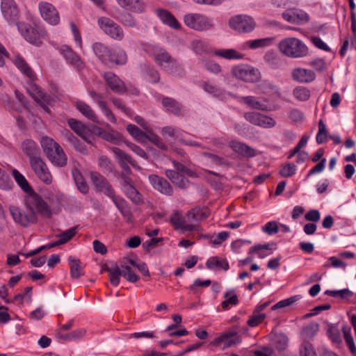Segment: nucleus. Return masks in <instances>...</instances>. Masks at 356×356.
<instances>
[{"instance_id": "b1692460", "label": "nucleus", "mask_w": 356, "mask_h": 356, "mask_svg": "<svg viewBox=\"0 0 356 356\" xmlns=\"http://www.w3.org/2000/svg\"><path fill=\"white\" fill-rule=\"evenodd\" d=\"M118 5L131 12L142 13L145 10V4L142 0H116Z\"/></svg>"}, {"instance_id": "4468645a", "label": "nucleus", "mask_w": 356, "mask_h": 356, "mask_svg": "<svg viewBox=\"0 0 356 356\" xmlns=\"http://www.w3.org/2000/svg\"><path fill=\"white\" fill-rule=\"evenodd\" d=\"M17 26L19 31L26 41L38 47L42 44L39 33L30 24L19 22Z\"/></svg>"}, {"instance_id": "f3484780", "label": "nucleus", "mask_w": 356, "mask_h": 356, "mask_svg": "<svg viewBox=\"0 0 356 356\" xmlns=\"http://www.w3.org/2000/svg\"><path fill=\"white\" fill-rule=\"evenodd\" d=\"M68 125L82 139H83L88 143H92L95 139L90 133L88 127L86 124H83L81 121H79L74 118H70L67 120Z\"/></svg>"}, {"instance_id": "9b49d317", "label": "nucleus", "mask_w": 356, "mask_h": 356, "mask_svg": "<svg viewBox=\"0 0 356 356\" xmlns=\"http://www.w3.org/2000/svg\"><path fill=\"white\" fill-rule=\"evenodd\" d=\"M103 77L110 89L115 93L123 95L128 92L124 82L115 74L111 72H106Z\"/></svg>"}, {"instance_id": "6e6552de", "label": "nucleus", "mask_w": 356, "mask_h": 356, "mask_svg": "<svg viewBox=\"0 0 356 356\" xmlns=\"http://www.w3.org/2000/svg\"><path fill=\"white\" fill-rule=\"evenodd\" d=\"M27 92L34 99V100L40 104V106L48 113H51L48 105L50 104L51 98L49 95L43 92L40 88L35 83H31Z\"/></svg>"}, {"instance_id": "a878e982", "label": "nucleus", "mask_w": 356, "mask_h": 356, "mask_svg": "<svg viewBox=\"0 0 356 356\" xmlns=\"http://www.w3.org/2000/svg\"><path fill=\"white\" fill-rule=\"evenodd\" d=\"M60 52L67 61L75 66L78 69H82L84 67L83 62L80 57L67 46H63Z\"/></svg>"}, {"instance_id": "ddd939ff", "label": "nucleus", "mask_w": 356, "mask_h": 356, "mask_svg": "<svg viewBox=\"0 0 356 356\" xmlns=\"http://www.w3.org/2000/svg\"><path fill=\"white\" fill-rule=\"evenodd\" d=\"M241 342V338L236 331H227L210 342L211 346L218 347L224 344V349Z\"/></svg>"}, {"instance_id": "13d9d810", "label": "nucleus", "mask_w": 356, "mask_h": 356, "mask_svg": "<svg viewBox=\"0 0 356 356\" xmlns=\"http://www.w3.org/2000/svg\"><path fill=\"white\" fill-rule=\"evenodd\" d=\"M147 140L152 142L158 148L163 151H166L168 149V146L163 143L162 140L156 134L152 132L147 134Z\"/></svg>"}, {"instance_id": "4d7b16f0", "label": "nucleus", "mask_w": 356, "mask_h": 356, "mask_svg": "<svg viewBox=\"0 0 356 356\" xmlns=\"http://www.w3.org/2000/svg\"><path fill=\"white\" fill-rule=\"evenodd\" d=\"M297 167L295 164L288 163L280 170L279 174L282 177H289L296 174Z\"/></svg>"}, {"instance_id": "ea45409f", "label": "nucleus", "mask_w": 356, "mask_h": 356, "mask_svg": "<svg viewBox=\"0 0 356 356\" xmlns=\"http://www.w3.org/2000/svg\"><path fill=\"white\" fill-rule=\"evenodd\" d=\"M172 59L173 58L165 50H161L160 52L154 55V60L156 63L163 70Z\"/></svg>"}, {"instance_id": "338daca9", "label": "nucleus", "mask_w": 356, "mask_h": 356, "mask_svg": "<svg viewBox=\"0 0 356 356\" xmlns=\"http://www.w3.org/2000/svg\"><path fill=\"white\" fill-rule=\"evenodd\" d=\"M170 222L175 227V229H177L182 227L184 220L179 211H175L170 219Z\"/></svg>"}, {"instance_id": "6e6d98bb", "label": "nucleus", "mask_w": 356, "mask_h": 356, "mask_svg": "<svg viewBox=\"0 0 356 356\" xmlns=\"http://www.w3.org/2000/svg\"><path fill=\"white\" fill-rule=\"evenodd\" d=\"M187 216L195 221L202 220L208 217V215L203 212L200 208H194L188 211Z\"/></svg>"}, {"instance_id": "58836bf2", "label": "nucleus", "mask_w": 356, "mask_h": 356, "mask_svg": "<svg viewBox=\"0 0 356 356\" xmlns=\"http://www.w3.org/2000/svg\"><path fill=\"white\" fill-rule=\"evenodd\" d=\"M123 191L127 197L136 204L139 205L143 202L141 194L137 191L134 185L128 186V188H125Z\"/></svg>"}, {"instance_id": "cd10ccee", "label": "nucleus", "mask_w": 356, "mask_h": 356, "mask_svg": "<svg viewBox=\"0 0 356 356\" xmlns=\"http://www.w3.org/2000/svg\"><path fill=\"white\" fill-rule=\"evenodd\" d=\"M76 107L79 111L88 120L97 124H101L95 113L88 104L84 102L78 101L76 104Z\"/></svg>"}, {"instance_id": "2f4dec72", "label": "nucleus", "mask_w": 356, "mask_h": 356, "mask_svg": "<svg viewBox=\"0 0 356 356\" xmlns=\"http://www.w3.org/2000/svg\"><path fill=\"white\" fill-rule=\"evenodd\" d=\"M166 72L175 76L181 77L185 74V70L182 65L173 58V59L168 64V65L165 66L163 68Z\"/></svg>"}, {"instance_id": "8fccbe9b", "label": "nucleus", "mask_w": 356, "mask_h": 356, "mask_svg": "<svg viewBox=\"0 0 356 356\" xmlns=\"http://www.w3.org/2000/svg\"><path fill=\"white\" fill-rule=\"evenodd\" d=\"M243 100L246 104L254 109L267 111V106L261 104L252 96L245 97H243Z\"/></svg>"}, {"instance_id": "774afa93", "label": "nucleus", "mask_w": 356, "mask_h": 356, "mask_svg": "<svg viewBox=\"0 0 356 356\" xmlns=\"http://www.w3.org/2000/svg\"><path fill=\"white\" fill-rule=\"evenodd\" d=\"M275 341L276 348L280 351L284 350L288 345V338L282 334L277 335Z\"/></svg>"}, {"instance_id": "a19ab883", "label": "nucleus", "mask_w": 356, "mask_h": 356, "mask_svg": "<svg viewBox=\"0 0 356 356\" xmlns=\"http://www.w3.org/2000/svg\"><path fill=\"white\" fill-rule=\"evenodd\" d=\"M274 40L275 39L273 38L257 39L254 40L248 41L247 44H248L249 48L255 49L257 48L270 45L274 41Z\"/></svg>"}, {"instance_id": "5fc2aeb1", "label": "nucleus", "mask_w": 356, "mask_h": 356, "mask_svg": "<svg viewBox=\"0 0 356 356\" xmlns=\"http://www.w3.org/2000/svg\"><path fill=\"white\" fill-rule=\"evenodd\" d=\"M300 355V356H317L312 344L308 341H305L302 343Z\"/></svg>"}, {"instance_id": "0eeeda50", "label": "nucleus", "mask_w": 356, "mask_h": 356, "mask_svg": "<svg viewBox=\"0 0 356 356\" xmlns=\"http://www.w3.org/2000/svg\"><path fill=\"white\" fill-rule=\"evenodd\" d=\"M229 24L230 28L240 33H248L255 27V22L252 17L245 15H239L232 17Z\"/></svg>"}, {"instance_id": "72a5a7b5", "label": "nucleus", "mask_w": 356, "mask_h": 356, "mask_svg": "<svg viewBox=\"0 0 356 356\" xmlns=\"http://www.w3.org/2000/svg\"><path fill=\"white\" fill-rule=\"evenodd\" d=\"M68 262L70 266V276L73 279H78L83 273L81 272L83 268L81 266V261L72 256L68 257Z\"/></svg>"}, {"instance_id": "3c124183", "label": "nucleus", "mask_w": 356, "mask_h": 356, "mask_svg": "<svg viewBox=\"0 0 356 356\" xmlns=\"http://www.w3.org/2000/svg\"><path fill=\"white\" fill-rule=\"evenodd\" d=\"M266 318L265 314H261V312H257V309L253 312L252 315L250 317L248 321V325L250 327H255L259 323H261Z\"/></svg>"}, {"instance_id": "c756f323", "label": "nucleus", "mask_w": 356, "mask_h": 356, "mask_svg": "<svg viewBox=\"0 0 356 356\" xmlns=\"http://www.w3.org/2000/svg\"><path fill=\"white\" fill-rule=\"evenodd\" d=\"M113 203L120 211L123 217L126 219L128 222H133V215L128 207L127 202L122 197H119L117 200H114Z\"/></svg>"}, {"instance_id": "c9c22d12", "label": "nucleus", "mask_w": 356, "mask_h": 356, "mask_svg": "<svg viewBox=\"0 0 356 356\" xmlns=\"http://www.w3.org/2000/svg\"><path fill=\"white\" fill-rule=\"evenodd\" d=\"M72 176L79 191L83 194L88 193V186L81 172L77 169H74Z\"/></svg>"}, {"instance_id": "bb28decb", "label": "nucleus", "mask_w": 356, "mask_h": 356, "mask_svg": "<svg viewBox=\"0 0 356 356\" xmlns=\"http://www.w3.org/2000/svg\"><path fill=\"white\" fill-rule=\"evenodd\" d=\"M12 175L14 177L16 183L20 187V188L29 195L35 194V191L31 186L25 177L21 174L17 170L13 169L12 170Z\"/></svg>"}, {"instance_id": "f257e3e1", "label": "nucleus", "mask_w": 356, "mask_h": 356, "mask_svg": "<svg viewBox=\"0 0 356 356\" xmlns=\"http://www.w3.org/2000/svg\"><path fill=\"white\" fill-rule=\"evenodd\" d=\"M41 147L47 159L56 166L63 167L67 164V156L58 143L48 136L40 140Z\"/></svg>"}, {"instance_id": "7c9ffc66", "label": "nucleus", "mask_w": 356, "mask_h": 356, "mask_svg": "<svg viewBox=\"0 0 356 356\" xmlns=\"http://www.w3.org/2000/svg\"><path fill=\"white\" fill-rule=\"evenodd\" d=\"M162 105L168 112H170L175 115L178 116L181 113V104L177 100L171 97H163L162 99Z\"/></svg>"}, {"instance_id": "6ab92c4d", "label": "nucleus", "mask_w": 356, "mask_h": 356, "mask_svg": "<svg viewBox=\"0 0 356 356\" xmlns=\"http://www.w3.org/2000/svg\"><path fill=\"white\" fill-rule=\"evenodd\" d=\"M22 149L24 154L29 159V161L40 157V147L31 139L24 140L22 143Z\"/></svg>"}, {"instance_id": "20e7f679", "label": "nucleus", "mask_w": 356, "mask_h": 356, "mask_svg": "<svg viewBox=\"0 0 356 356\" xmlns=\"http://www.w3.org/2000/svg\"><path fill=\"white\" fill-rule=\"evenodd\" d=\"M232 72L237 79L246 82L255 83L261 79V74L259 70L248 65L241 64L234 66Z\"/></svg>"}, {"instance_id": "37998d69", "label": "nucleus", "mask_w": 356, "mask_h": 356, "mask_svg": "<svg viewBox=\"0 0 356 356\" xmlns=\"http://www.w3.org/2000/svg\"><path fill=\"white\" fill-rule=\"evenodd\" d=\"M121 268L117 264H112V270L109 273V281L115 286L119 285L120 276H122Z\"/></svg>"}, {"instance_id": "f03ea898", "label": "nucleus", "mask_w": 356, "mask_h": 356, "mask_svg": "<svg viewBox=\"0 0 356 356\" xmlns=\"http://www.w3.org/2000/svg\"><path fill=\"white\" fill-rule=\"evenodd\" d=\"M278 48L282 54L290 58H302L308 54L306 44L293 37L282 40L278 44Z\"/></svg>"}, {"instance_id": "79ce46f5", "label": "nucleus", "mask_w": 356, "mask_h": 356, "mask_svg": "<svg viewBox=\"0 0 356 356\" xmlns=\"http://www.w3.org/2000/svg\"><path fill=\"white\" fill-rule=\"evenodd\" d=\"M293 96L299 101L305 102L310 97V90L304 86H297L293 90Z\"/></svg>"}, {"instance_id": "e433bc0d", "label": "nucleus", "mask_w": 356, "mask_h": 356, "mask_svg": "<svg viewBox=\"0 0 356 356\" xmlns=\"http://www.w3.org/2000/svg\"><path fill=\"white\" fill-rule=\"evenodd\" d=\"M35 195V206L37 209V211L42 216H47L49 218L51 217V211L48 206L47 203L44 201V200L38 196L35 193L33 195Z\"/></svg>"}, {"instance_id": "680f3d73", "label": "nucleus", "mask_w": 356, "mask_h": 356, "mask_svg": "<svg viewBox=\"0 0 356 356\" xmlns=\"http://www.w3.org/2000/svg\"><path fill=\"white\" fill-rule=\"evenodd\" d=\"M325 294L332 296V297L339 296L341 298H344L346 297H351L353 295V293L351 291H350L348 289H343L341 290H337V291L327 290L325 292Z\"/></svg>"}, {"instance_id": "473e14b6", "label": "nucleus", "mask_w": 356, "mask_h": 356, "mask_svg": "<svg viewBox=\"0 0 356 356\" xmlns=\"http://www.w3.org/2000/svg\"><path fill=\"white\" fill-rule=\"evenodd\" d=\"M206 266L208 269L214 270L222 269L227 270L229 269V264L226 259H220L218 257H211L206 262Z\"/></svg>"}, {"instance_id": "bf43d9fd", "label": "nucleus", "mask_w": 356, "mask_h": 356, "mask_svg": "<svg viewBox=\"0 0 356 356\" xmlns=\"http://www.w3.org/2000/svg\"><path fill=\"white\" fill-rule=\"evenodd\" d=\"M110 101L113 104V105L115 107L120 109L127 115L131 116V115L133 114V112L131 110V108L127 107L121 99L113 97L110 98Z\"/></svg>"}, {"instance_id": "a211bd4d", "label": "nucleus", "mask_w": 356, "mask_h": 356, "mask_svg": "<svg viewBox=\"0 0 356 356\" xmlns=\"http://www.w3.org/2000/svg\"><path fill=\"white\" fill-rule=\"evenodd\" d=\"M149 181L152 187L165 195H172L173 188L167 179L157 175H151L149 176Z\"/></svg>"}, {"instance_id": "603ef678", "label": "nucleus", "mask_w": 356, "mask_h": 356, "mask_svg": "<svg viewBox=\"0 0 356 356\" xmlns=\"http://www.w3.org/2000/svg\"><path fill=\"white\" fill-rule=\"evenodd\" d=\"M120 22L126 26L136 28L137 22L135 17L130 13H126L122 14L120 17Z\"/></svg>"}, {"instance_id": "393cba45", "label": "nucleus", "mask_w": 356, "mask_h": 356, "mask_svg": "<svg viewBox=\"0 0 356 356\" xmlns=\"http://www.w3.org/2000/svg\"><path fill=\"white\" fill-rule=\"evenodd\" d=\"M293 80L300 83H309L316 78L315 73L309 70L295 68L292 72Z\"/></svg>"}, {"instance_id": "69168bd1", "label": "nucleus", "mask_w": 356, "mask_h": 356, "mask_svg": "<svg viewBox=\"0 0 356 356\" xmlns=\"http://www.w3.org/2000/svg\"><path fill=\"white\" fill-rule=\"evenodd\" d=\"M276 244L274 243H266V244H258L254 246H252L249 250V254H253L259 251L264 250H275Z\"/></svg>"}, {"instance_id": "a18cd8bd", "label": "nucleus", "mask_w": 356, "mask_h": 356, "mask_svg": "<svg viewBox=\"0 0 356 356\" xmlns=\"http://www.w3.org/2000/svg\"><path fill=\"white\" fill-rule=\"evenodd\" d=\"M122 276L128 282L131 283L136 282L140 277L136 275L129 266H121Z\"/></svg>"}, {"instance_id": "052dcab7", "label": "nucleus", "mask_w": 356, "mask_h": 356, "mask_svg": "<svg viewBox=\"0 0 356 356\" xmlns=\"http://www.w3.org/2000/svg\"><path fill=\"white\" fill-rule=\"evenodd\" d=\"M13 186V181L9 175L5 171L0 175V188L10 190Z\"/></svg>"}, {"instance_id": "864d4df0", "label": "nucleus", "mask_w": 356, "mask_h": 356, "mask_svg": "<svg viewBox=\"0 0 356 356\" xmlns=\"http://www.w3.org/2000/svg\"><path fill=\"white\" fill-rule=\"evenodd\" d=\"M329 327L327 330V334L331 341L334 343H340L341 342V338L339 331L336 329L332 324L327 323Z\"/></svg>"}, {"instance_id": "4be33fe9", "label": "nucleus", "mask_w": 356, "mask_h": 356, "mask_svg": "<svg viewBox=\"0 0 356 356\" xmlns=\"http://www.w3.org/2000/svg\"><path fill=\"white\" fill-rule=\"evenodd\" d=\"M92 50L103 64H109L112 51L107 46L101 42H95L92 44Z\"/></svg>"}, {"instance_id": "7ed1b4c3", "label": "nucleus", "mask_w": 356, "mask_h": 356, "mask_svg": "<svg viewBox=\"0 0 356 356\" xmlns=\"http://www.w3.org/2000/svg\"><path fill=\"white\" fill-rule=\"evenodd\" d=\"M90 179L94 186L95 191L99 193H103L106 196L111 198L113 202L119 197L115 195V191L111 183L102 175L97 172H90Z\"/></svg>"}, {"instance_id": "9d476101", "label": "nucleus", "mask_w": 356, "mask_h": 356, "mask_svg": "<svg viewBox=\"0 0 356 356\" xmlns=\"http://www.w3.org/2000/svg\"><path fill=\"white\" fill-rule=\"evenodd\" d=\"M244 118L252 124L264 128H272L276 124V122L273 118L258 112L245 113Z\"/></svg>"}, {"instance_id": "09e8293b", "label": "nucleus", "mask_w": 356, "mask_h": 356, "mask_svg": "<svg viewBox=\"0 0 356 356\" xmlns=\"http://www.w3.org/2000/svg\"><path fill=\"white\" fill-rule=\"evenodd\" d=\"M172 163L179 173L185 174V175H188V177H193V178L198 177V175L195 171L191 170L188 167H186L185 165H184L178 161H173Z\"/></svg>"}, {"instance_id": "aec40b11", "label": "nucleus", "mask_w": 356, "mask_h": 356, "mask_svg": "<svg viewBox=\"0 0 356 356\" xmlns=\"http://www.w3.org/2000/svg\"><path fill=\"white\" fill-rule=\"evenodd\" d=\"M155 13L164 24L174 29H180V24L170 11L163 8H158L155 10Z\"/></svg>"}, {"instance_id": "de8ad7c7", "label": "nucleus", "mask_w": 356, "mask_h": 356, "mask_svg": "<svg viewBox=\"0 0 356 356\" xmlns=\"http://www.w3.org/2000/svg\"><path fill=\"white\" fill-rule=\"evenodd\" d=\"M215 55L227 58V59H232V58H242L243 55L242 54L238 53L236 50L233 49H225V50H218L215 52Z\"/></svg>"}, {"instance_id": "49530a36", "label": "nucleus", "mask_w": 356, "mask_h": 356, "mask_svg": "<svg viewBox=\"0 0 356 356\" xmlns=\"http://www.w3.org/2000/svg\"><path fill=\"white\" fill-rule=\"evenodd\" d=\"M318 330V323L312 322L302 329V334L305 338L312 339L317 334Z\"/></svg>"}, {"instance_id": "0e129e2a", "label": "nucleus", "mask_w": 356, "mask_h": 356, "mask_svg": "<svg viewBox=\"0 0 356 356\" xmlns=\"http://www.w3.org/2000/svg\"><path fill=\"white\" fill-rule=\"evenodd\" d=\"M172 183L181 189L187 188L190 184L189 180L181 173H178Z\"/></svg>"}, {"instance_id": "423d86ee", "label": "nucleus", "mask_w": 356, "mask_h": 356, "mask_svg": "<svg viewBox=\"0 0 356 356\" xmlns=\"http://www.w3.org/2000/svg\"><path fill=\"white\" fill-rule=\"evenodd\" d=\"M184 23L187 26L197 31L208 30L213 26L207 17L197 13L186 15Z\"/></svg>"}, {"instance_id": "39448f33", "label": "nucleus", "mask_w": 356, "mask_h": 356, "mask_svg": "<svg viewBox=\"0 0 356 356\" xmlns=\"http://www.w3.org/2000/svg\"><path fill=\"white\" fill-rule=\"evenodd\" d=\"M10 211L13 220L23 227H27L30 223H35L38 218L33 208L28 206L27 211L22 213L17 207H10Z\"/></svg>"}, {"instance_id": "f8f14e48", "label": "nucleus", "mask_w": 356, "mask_h": 356, "mask_svg": "<svg viewBox=\"0 0 356 356\" xmlns=\"http://www.w3.org/2000/svg\"><path fill=\"white\" fill-rule=\"evenodd\" d=\"M29 163L33 170L42 181L46 184H50L52 182L51 175L41 156L33 161H30Z\"/></svg>"}, {"instance_id": "5701e85b", "label": "nucleus", "mask_w": 356, "mask_h": 356, "mask_svg": "<svg viewBox=\"0 0 356 356\" xmlns=\"http://www.w3.org/2000/svg\"><path fill=\"white\" fill-rule=\"evenodd\" d=\"M229 147L238 154L245 157H254L256 156V150L245 143L236 140H232Z\"/></svg>"}, {"instance_id": "c85d7f7f", "label": "nucleus", "mask_w": 356, "mask_h": 356, "mask_svg": "<svg viewBox=\"0 0 356 356\" xmlns=\"http://www.w3.org/2000/svg\"><path fill=\"white\" fill-rule=\"evenodd\" d=\"M15 65L22 73L29 77L30 80L34 81L36 79L35 72L23 58L17 56L15 60Z\"/></svg>"}, {"instance_id": "412c9836", "label": "nucleus", "mask_w": 356, "mask_h": 356, "mask_svg": "<svg viewBox=\"0 0 356 356\" xmlns=\"http://www.w3.org/2000/svg\"><path fill=\"white\" fill-rule=\"evenodd\" d=\"M90 95L93 101L98 104L102 112L106 115L107 119L112 123H116V118L111 109L107 106L106 103L103 100V97L93 90L90 91Z\"/></svg>"}, {"instance_id": "4c0bfd02", "label": "nucleus", "mask_w": 356, "mask_h": 356, "mask_svg": "<svg viewBox=\"0 0 356 356\" xmlns=\"http://www.w3.org/2000/svg\"><path fill=\"white\" fill-rule=\"evenodd\" d=\"M109 63H115L117 65H123L127 61V55L122 49H117L111 51V58Z\"/></svg>"}, {"instance_id": "e2e57ef3", "label": "nucleus", "mask_w": 356, "mask_h": 356, "mask_svg": "<svg viewBox=\"0 0 356 356\" xmlns=\"http://www.w3.org/2000/svg\"><path fill=\"white\" fill-rule=\"evenodd\" d=\"M77 226H74L69 229L65 230L60 234L58 235L62 244L68 242L76 234Z\"/></svg>"}, {"instance_id": "dca6fc26", "label": "nucleus", "mask_w": 356, "mask_h": 356, "mask_svg": "<svg viewBox=\"0 0 356 356\" xmlns=\"http://www.w3.org/2000/svg\"><path fill=\"white\" fill-rule=\"evenodd\" d=\"M1 13L6 21L15 23L18 19V9L13 0H2L1 3Z\"/></svg>"}, {"instance_id": "f704fd0d", "label": "nucleus", "mask_w": 356, "mask_h": 356, "mask_svg": "<svg viewBox=\"0 0 356 356\" xmlns=\"http://www.w3.org/2000/svg\"><path fill=\"white\" fill-rule=\"evenodd\" d=\"M127 130L139 143H146L147 134L140 130L137 126L129 124L127 126Z\"/></svg>"}, {"instance_id": "1a4fd4ad", "label": "nucleus", "mask_w": 356, "mask_h": 356, "mask_svg": "<svg viewBox=\"0 0 356 356\" xmlns=\"http://www.w3.org/2000/svg\"><path fill=\"white\" fill-rule=\"evenodd\" d=\"M100 28L112 38L121 40L124 37L122 28L113 21L107 17H101L98 19Z\"/></svg>"}, {"instance_id": "2eb2a0df", "label": "nucleus", "mask_w": 356, "mask_h": 356, "mask_svg": "<svg viewBox=\"0 0 356 356\" xmlns=\"http://www.w3.org/2000/svg\"><path fill=\"white\" fill-rule=\"evenodd\" d=\"M40 14L43 19L51 25H56L60 22V17L56 8L51 3L44 2L39 4Z\"/></svg>"}, {"instance_id": "c03bdc74", "label": "nucleus", "mask_w": 356, "mask_h": 356, "mask_svg": "<svg viewBox=\"0 0 356 356\" xmlns=\"http://www.w3.org/2000/svg\"><path fill=\"white\" fill-rule=\"evenodd\" d=\"M98 165L102 168L104 173L107 175L114 172V165L106 156H101L99 158Z\"/></svg>"}]
</instances>
